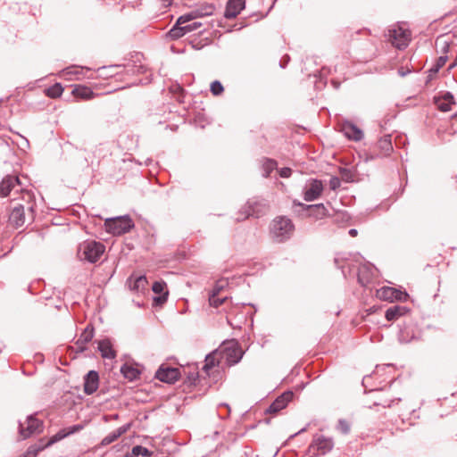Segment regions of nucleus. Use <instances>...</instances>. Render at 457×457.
<instances>
[{
    "mask_svg": "<svg viewBox=\"0 0 457 457\" xmlns=\"http://www.w3.org/2000/svg\"><path fill=\"white\" fill-rule=\"evenodd\" d=\"M295 226L290 219L285 216L275 218L270 227V232L272 239L282 243L289 239L293 235Z\"/></svg>",
    "mask_w": 457,
    "mask_h": 457,
    "instance_id": "1",
    "label": "nucleus"
},
{
    "mask_svg": "<svg viewBox=\"0 0 457 457\" xmlns=\"http://www.w3.org/2000/svg\"><path fill=\"white\" fill-rule=\"evenodd\" d=\"M105 251L104 244L93 240H87L82 242L78 250V255L81 260L89 262H97Z\"/></svg>",
    "mask_w": 457,
    "mask_h": 457,
    "instance_id": "2",
    "label": "nucleus"
},
{
    "mask_svg": "<svg viewBox=\"0 0 457 457\" xmlns=\"http://www.w3.org/2000/svg\"><path fill=\"white\" fill-rule=\"evenodd\" d=\"M212 12H213L212 5H206L205 7L193 10L187 13L181 15L177 20V22L174 24V26L171 29H197L198 27L202 26L201 22L195 21L192 25H187V26H184V27H180V25L184 24L187 21L195 20L198 17L212 14Z\"/></svg>",
    "mask_w": 457,
    "mask_h": 457,
    "instance_id": "3",
    "label": "nucleus"
},
{
    "mask_svg": "<svg viewBox=\"0 0 457 457\" xmlns=\"http://www.w3.org/2000/svg\"><path fill=\"white\" fill-rule=\"evenodd\" d=\"M107 232L112 235H121L128 232L132 227V221L128 217L107 219L104 222Z\"/></svg>",
    "mask_w": 457,
    "mask_h": 457,
    "instance_id": "4",
    "label": "nucleus"
},
{
    "mask_svg": "<svg viewBox=\"0 0 457 457\" xmlns=\"http://www.w3.org/2000/svg\"><path fill=\"white\" fill-rule=\"evenodd\" d=\"M391 44L398 48H405L411 41V30H387L385 35Z\"/></svg>",
    "mask_w": 457,
    "mask_h": 457,
    "instance_id": "5",
    "label": "nucleus"
},
{
    "mask_svg": "<svg viewBox=\"0 0 457 457\" xmlns=\"http://www.w3.org/2000/svg\"><path fill=\"white\" fill-rule=\"evenodd\" d=\"M152 291L155 295L153 297V307H162L168 301L169 290L163 280L155 281L152 286Z\"/></svg>",
    "mask_w": 457,
    "mask_h": 457,
    "instance_id": "6",
    "label": "nucleus"
},
{
    "mask_svg": "<svg viewBox=\"0 0 457 457\" xmlns=\"http://www.w3.org/2000/svg\"><path fill=\"white\" fill-rule=\"evenodd\" d=\"M155 378L162 382L173 384L180 378V370L178 368L162 364L155 372Z\"/></svg>",
    "mask_w": 457,
    "mask_h": 457,
    "instance_id": "7",
    "label": "nucleus"
},
{
    "mask_svg": "<svg viewBox=\"0 0 457 457\" xmlns=\"http://www.w3.org/2000/svg\"><path fill=\"white\" fill-rule=\"evenodd\" d=\"M41 422L34 418L29 416L23 423L20 424V436L22 439H26L35 433L41 431Z\"/></svg>",
    "mask_w": 457,
    "mask_h": 457,
    "instance_id": "8",
    "label": "nucleus"
},
{
    "mask_svg": "<svg viewBox=\"0 0 457 457\" xmlns=\"http://www.w3.org/2000/svg\"><path fill=\"white\" fill-rule=\"evenodd\" d=\"M377 296L384 301H400L403 302L407 299L408 295L405 292L397 290L394 287H383L377 291Z\"/></svg>",
    "mask_w": 457,
    "mask_h": 457,
    "instance_id": "9",
    "label": "nucleus"
},
{
    "mask_svg": "<svg viewBox=\"0 0 457 457\" xmlns=\"http://www.w3.org/2000/svg\"><path fill=\"white\" fill-rule=\"evenodd\" d=\"M322 191H323L322 182L318 179H312L310 181V183L305 187V190L303 193V198L307 202L314 201L321 195Z\"/></svg>",
    "mask_w": 457,
    "mask_h": 457,
    "instance_id": "10",
    "label": "nucleus"
},
{
    "mask_svg": "<svg viewBox=\"0 0 457 457\" xmlns=\"http://www.w3.org/2000/svg\"><path fill=\"white\" fill-rule=\"evenodd\" d=\"M334 446V442L330 437L317 436L313 439L311 448L315 449L320 454H326L330 452Z\"/></svg>",
    "mask_w": 457,
    "mask_h": 457,
    "instance_id": "11",
    "label": "nucleus"
},
{
    "mask_svg": "<svg viewBox=\"0 0 457 457\" xmlns=\"http://www.w3.org/2000/svg\"><path fill=\"white\" fill-rule=\"evenodd\" d=\"M21 181L16 176L8 175L4 177L0 183V195L7 196L12 190L21 187Z\"/></svg>",
    "mask_w": 457,
    "mask_h": 457,
    "instance_id": "12",
    "label": "nucleus"
},
{
    "mask_svg": "<svg viewBox=\"0 0 457 457\" xmlns=\"http://www.w3.org/2000/svg\"><path fill=\"white\" fill-rule=\"evenodd\" d=\"M99 386V376L95 370H90L84 378V392L92 395Z\"/></svg>",
    "mask_w": 457,
    "mask_h": 457,
    "instance_id": "13",
    "label": "nucleus"
},
{
    "mask_svg": "<svg viewBox=\"0 0 457 457\" xmlns=\"http://www.w3.org/2000/svg\"><path fill=\"white\" fill-rule=\"evenodd\" d=\"M341 131L347 138L354 141H359L363 137L362 131L350 121H345L342 123Z\"/></svg>",
    "mask_w": 457,
    "mask_h": 457,
    "instance_id": "14",
    "label": "nucleus"
},
{
    "mask_svg": "<svg viewBox=\"0 0 457 457\" xmlns=\"http://www.w3.org/2000/svg\"><path fill=\"white\" fill-rule=\"evenodd\" d=\"M245 0H228L225 8L224 17L227 19L235 18L245 8Z\"/></svg>",
    "mask_w": 457,
    "mask_h": 457,
    "instance_id": "15",
    "label": "nucleus"
},
{
    "mask_svg": "<svg viewBox=\"0 0 457 457\" xmlns=\"http://www.w3.org/2000/svg\"><path fill=\"white\" fill-rule=\"evenodd\" d=\"M293 393L286 392L278 396L268 408L267 412L277 413L280 410L284 409L287 403L292 400Z\"/></svg>",
    "mask_w": 457,
    "mask_h": 457,
    "instance_id": "16",
    "label": "nucleus"
},
{
    "mask_svg": "<svg viewBox=\"0 0 457 457\" xmlns=\"http://www.w3.org/2000/svg\"><path fill=\"white\" fill-rule=\"evenodd\" d=\"M294 204L299 206H303L306 211H308V215L310 217H313L317 220L322 219L328 215V210L323 204L311 205H304L296 202H294Z\"/></svg>",
    "mask_w": 457,
    "mask_h": 457,
    "instance_id": "17",
    "label": "nucleus"
},
{
    "mask_svg": "<svg viewBox=\"0 0 457 457\" xmlns=\"http://www.w3.org/2000/svg\"><path fill=\"white\" fill-rule=\"evenodd\" d=\"M84 71H88V69L80 66H71L62 70L59 76L67 80H79L83 78Z\"/></svg>",
    "mask_w": 457,
    "mask_h": 457,
    "instance_id": "18",
    "label": "nucleus"
},
{
    "mask_svg": "<svg viewBox=\"0 0 457 457\" xmlns=\"http://www.w3.org/2000/svg\"><path fill=\"white\" fill-rule=\"evenodd\" d=\"M10 223L16 227H21L25 222L24 207L21 204L14 206L9 217Z\"/></svg>",
    "mask_w": 457,
    "mask_h": 457,
    "instance_id": "19",
    "label": "nucleus"
},
{
    "mask_svg": "<svg viewBox=\"0 0 457 457\" xmlns=\"http://www.w3.org/2000/svg\"><path fill=\"white\" fill-rule=\"evenodd\" d=\"M378 148L379 149V154H378V156L379 157H386L390 154V153L393 151V145L391 141V136L386 135L385 137H381L379 141L378 142Z\"/></svg>",
    "mask_w": 457,
    "mask_h": 457,
    "instance_id": "20",
    "label": "nucleus"
},
{
    "mask_svg": "<svg viewBox=\"0 0 457 457\" xmlns=\"http://www.w3.org/2000/svg\"><path fill=\"white\" fill-rule=\"evenodd\" d=\"M98 350L103 358L113 359L116 356V352L112 348V345L109 339H104L98 342Z\"/></svg>",
    "mask_w": 457,
    "mask_h": 457,
    "instance_id": "21",
    "label": "nucleus"
},
{
    "mask_svg": "<svg viewBox=\"0 0 457 457\" xmlns=\"http://www.w3.org/2000/svg\"><path fill=\"white\" fill-rule=\"evenodd\" d=\"M82 428L83 427L81 425H74L68 428L62 429L50 438L49 442L47 443V445L54 444L57 441L66 437L69 435L74 434Z\"/></svg>",
    "mask_w": 457,
    "mask_h": 457,
    "instance_id": "22",
    "label": "nucleus"
},
{
    "mask_svg": "<svg viewBox=\"0 0 457 457\" xmlns=\"http://www.w3.org/2000/svg\"><path fill=\"white\" fill-rule=\"evenodd\" d=\"M220 355V353L219 351H214L208 354L205 357L204 365L203 366V370L209 375L212 369H213L215 366L219 365V356Z\"/></svg>",
    "mask_w": 457,
    "mask_h": 457,
    "instance_id": "23",
    "label": "nucleus"
},
{
    "mask_svg": "<svg viewBox=\"0 0 457 457\" xmlns=\"http://www.w3.org/2000/svg\"><path fill=\"white\" fill-rule=\"evenodd\" d=\"M72 95L75 97L83 99V100H89L95 97L94 92L91 90V88L86 87V86H76L74 89L72 90Z\"/></svg>",
    "mask_w": 457,
    "mask_h": 457,
    "instance_id": "24",
    "label": "nucleus"
},
{
    "mask_svg": "<svg viewBox=\"0 0 457 457\" xmlns=\"http://www.w3.org/2000/svg\"><path fill=\"white\" fill-rule=\"evenodd\" d=\"M407 312V309L403 306L394 305L386 311V319L388 321L395 320L399 317L403 316Z\"/></svg>",
    "mask_w": 457,
    "mask_h": 457,
    "instance_id": "25",
    "label": "nucleus"
},
{
    "mask_svg": "<svg viewBox=\"0 0 457 457\" xmlns=\"http://www.w3.org/2000/svg\"><path fill=\"white\" fill-rule=\"evenodd\" d=\"M128 430L127 426H122L108 434L101 442L103 446L108 445L117 440L121 435Z\"/></svg>",
    "mask_w": 457,
    "mask_h": 457,
    "instance_id": "26",
    "label": "nucleus"
},
{
    "mask_svg": "<svg viewBox=\"0 0 457 457\" xmlns=\"http://www.w3.org/2000/svg\"><path fill=\"white\" fill-rule=\"evenodd\" d=\"M437 107L442 112H448L451 110L452 104H454L453 96L447 92L445 93L441 99L437 100Z\"/></svg>",
    "mask_w": 457,
    "mask_h": 457,
    "instance_id": "27",
    "label": "nucleus"
},
{
    "mask_svg": "<svg viewBox=\"0 0 457 457\" xmlns=\"http://www.w3.org/2000/svg\"><path fill=\"white\" fill-rule=\"evenodd\" d=\"M243 357L242 351L237 347L228 348L226 352L227 361L230 364L237 363Z\"/></svg>",
    "mask_w": 457,
    "mask_h": 457,
    "instance_id": "28",
    "label": "nucleus"
},
{
    "mask_svg": "<svg viewBox=\"0 0 457 457\" xmlns=\"http://www.w3.org/2000/svg\"><path fill=\"white\" fill-rule=\"evenodd\" d=\"M120 371L123 374V376L129 380H134L140 374V371L137 368L129 363L124 364L121 367Z\"/></svg>",
    "mask_w": 457,
    "mask_h": 457,
    "instance_id": "29",
    "label": "nucleus"
},
{
    "mask_svg": "<svg viewBox=\"0 0 457 457\" xmlns=\"http://www.w3.org/2000/svg\"><path fill=\"white\" fill-rule=\"evenodd\" d=\"M143 285V276L132 275L127 281V286L131 292H139Z\"/></svg>",
    "mask_w": 457,
    "mask_h": 457,
    "instance_id": "30",
    "label": "nucleus"
},
{
    "mask_svg": "<svg viewBox=\"0 0 457 457\" xmlns=\"http://www.w3.org/2000/svg\"><path fill=\"white\" fill-rule=\"evenodd\" d=\"M94 337V329L93 328L87 327L84 331L79 336L77 344L79 345L80 348H83V345L87 344L92 340Z\"/></svg>",
    "mask_w": 457,
    "mask_h": 457,
    "instance_id": "31",
    "label": "nucleus"
},
{
    "mask_svg": "<svg viewBox=\"0 0 457 457\" xmlns=\"http://www.w3.org/2000/svg\"><path fill=\"white\" fill-rule=\"evenodd\" d=\"M63 92V87L60 83H55L46 89V95L51 98L59 97Z\"/></svg>",
    "mask_w": 457,
    "mask_h": 457,
    "instance_id": "32",
    "label": "nucleus"
},
{
    "mask_svg": "<svg viewBox=\"0 0 457 457\" xmlns=\"http://www.w3.org/2000/svg\"><path fill=\"white\" fill-rule=\"evenodd\" d=\"M277 167V162L271 159H266L262 162L263 176L269 177Z\"/></svg>",
    "mask_w": 457,
    "mask_h": 457,
    "instance_id": "33",
    "label": "nucleus"
},
{
    "mask_svg": "<svg viewBox=\"0 0 457 457\" xmlns=\"http://www.w3.org/2000/svg\"><path fill=\"white\" fill-rule=\"evenodd\" d=\"M226 301H227L226 296L221 297V298L218 297V290L217 291L214 290L213 293L209 297L210 305L216 307V308L220 306Z\"/></svg>",
    "mask_w": 457,
    "mask_h": 457,
    "instance_id": "34",
    "label": "nucleus"
},
{
    "mask_svg": "<svg viewBox=\"0 0 457 457\" xmlns=\"http://www.w3.org/2000/svg\"><path fill=\"white\" fill-rule=\"evenodd\" d=\"M436 45L443 53H447L449 51L450 44L448 39L445 38V35H442L436 38Z\"/></svg>",
    "mask_w": 457,
    "mask_h": 457,
    "instance_id": "35",
    "label": "nucleus"
},
{
    "mask_svg": "<svg viewBox=\"0 0 457 457\" xmlns=\"http://www.w3.org/2000/svg\"><path fill=\"white\" fill-rule=\"evenodd\" d=\"M224 88L219 80H214L211 84V92L213 96H219L223 92Z\"/></svg>",
    "mask_w": 457,
    "mask_h": 457,
    "instance_id": "36",
    "label": "nucleus"
},
{
    "mask_svg": "<svg viewBox=\"0 0 457 457\" xmlns=\"http://www.w3.org/2000/svg\"><path fill=\"white\" fill-rule=\"evenodd\" d=\"M187 30H169L166 34V37L170 39H179L185 35Z\"/></svg>",
    "mask_w": 457,
    "mask_h": 457,
    "instance_id": "37",
    "label": "nucleus"
},
{
    "mask_svg": "<svg viewBox=\"0 0 457 457\" xmlns=\"http://www.w3.org/2000/svg\"><path fill=\"white\" fill-rule=\"evenodd\" d=\"M337 428L340 430L343 434H348L350 431V426L347 421L344 420H340L337 424Z\"/></svg>",
    "mask_w": 457,
    "mask_h": 457,
    "instance_id": "38",
    "label": "nucleus"
},
{
    "mask_svg": "<svg viewBox=\"0 0 457 457\" xmlns=\"http://www.w3.org/2000/svg\"><path fill=\"white\" fill-rule=\"evenodd\" d=\"M447 61V56H440L436 61V65L435 68H432L430 71L437 72L440 68H442Z\"/></svg>",
    "mask_w": 457,
    "mask_h": 457,
    "instance_id": "39",
    "label": "nucleus"
},
{
    "mask_svg": "<svg viewBox=\"0 0 457 457\" xmlns=\"http://www.w3.org/2000/svg\"><path fill=\"white\" fill-rule=\"evenodd\" d=\"M341 185V181L337 177H332L329 180V187L332 190H336Z\"/></svg>",
    "mask_w": 457,
    "mask_h": 457,
    "instance_id": "40",
    "label": "nucleus"
},
{
    "mask_svg": "<svg viewBox=\"0 0 457 457\" xmlns=\"http://www.w3.org/2000/svg\"><path fill=\"white\" fill-rule=\"evenodd\" d=\"M39 451V449H36L34 447H29L26 453H24L20 457H37V452Z\"/></svg>",
    "mask_w": 457,
    "mask_h": 457,
    "instance_id": "41",
    "label": "nucleus"
},
{
    "mask_svg": "<svg viewBox=\"0 0 457 457\" xmlns=\"http://www.w3.org/2000/svg\"><path fill=\"white\" fill-rule=\"evenodd\" d=\"M291 173H292V170L290 168H287V167L282 168L279 170V175L282 178H288V177H290Z\"/></svg>",
    "mask_w": 457,
    "mask_h": 457,
    "instance_id": "42",
    "label": "nucleus"
},
{
    "mask_svg": "<svg viewBox=\"0 0 457 457\" xmlns=\"http://www.w3.org/2000/svg\"><path fill=\"white\" fill-rule=\"evenodd\" d=\"M141 453H143L142 446L137 445V446L133 447L130 457L138 456Z\"/></svg>",
    "mask_w": 457,
    "mask_h": 457,
    "instance_id": "43",
    "label": "nucleus"
},
{
    "mask_svg": "<svg viewBox=\"0 0 457 457\" xmlns=\"http://www.w3.org/2000/svg\"><path fill=\"white\" fill-rule=\"evenodd\" d=\"M159 453H155L154 451H151L145 447V457H158Z\"/></svg>",
    "mask_w": 457,
    "mask_h": 457,
    "instance_id": "44",
    "label": "nucleus"
},
{
    "mask_svg": "<svg viewBox=\"0 0 457 457\" xmlns=\"http://www.w3.org/2000/svg\"><path fill=\"white\" fill-rule=\"evenodd\" d=\"M198 378V373H192L188 375V380L190 383H195Z\"/></svg>",
    "mask_w": 457,
    "mask_h": 457,
    "instance_id": "45",
    "label": "nucleus"
},
{
    "mask_svg": "<svg viewBox=\"0 0 457 457\" xmlns=\"http://www.w3.org/2000/svg\"><path fill=\"white\" fill-rule=\"evenodd\" d=\"M348 233L351 237H354L357 236L358 231L355 228H351Z\"/></svg>",
    "mask_w": 457,
    "mask_h": 457,
    "instance_id": "46",
    "label": "nucleus"
},
{
    "mask_svg": "<svg viewBox=\"0 0 457 457\" xmlns=\"http://www.w3.org/2000/svg\"><path fill=\"white\" fill-rule=\"evenodd\" d=\"M398 73H399V74H400V76H402V77H403V76H405V75L407 74V72H405V71H403L402 69H400V70L398 71Z\"/></svg>",
    "mask_w": 457,
    "mask_h": 457,
    "instance_id": "47",
    "label": "nucleus"
},
{
    "mask_svg": "<svg viewBox=\"0 0 457 457\" xmlns=\"http://www.w3.org/2000/svg\"><path fill=\"white\" fill-rule=\"evenodd\" d=\"M25 195H26L29 198H30V197H31V195H30V194H29V192H25Z\"/></svg>",
    "mask_w": 457,
    "mask_h": 457,
    "instance_id": "48",
    "label": "nucleus"
},
{
    "mask_svg": "<svg viewBox=\"0 0 457 457\" xmlns=\"http://www.w3.org/2000/svg\"><path fill=\"white\" fill-rule=\"evenodd\" d=\"M305 430H306V428H302V429H301L297 434H300V433H302V432H303V431H305Z\"/></svg>",
    "mask_w": 457,
    "mask_h": 457,
    "instance_id": "49",
    "label": "nucleus"
}]
</instances>
